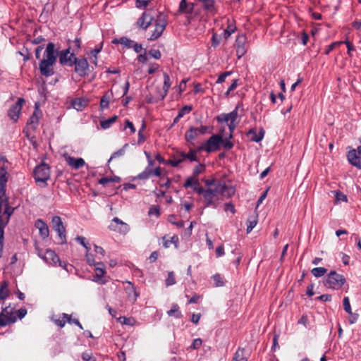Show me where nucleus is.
I'll return each mask as SVG.
<instances>
[{
	"label": "nucleus",
	"instance_id": "nucleus-20",
	"mask_svg": "<svg viewBox=\"0 0 361 361\" xmlns=\"http://www.w3.org/2000/svg\"><path fill=\"white\" fill-rule=\"evenodd\" d=\"M356 149H350L347 154V159L350 164L361 169V157L357 154Z\"/></svg>",
	"mask_w": 361,
	"mask_h": 361
},
{
	"label": "nucleus",
	"instance_id": "nucleus-4",
	"mask_svg": "<svg viewBox=\"0 0 361 361\" xmlns=\"http://www.w3.org/2000/svg\"><path fill=\"white\" fill-rule=\"evenodd\" d=\"M235 190L233 186L227 185L224 181H218L216 188H212L213 195H211V197L214 206L211 207L213 208L217 207L216 201L218 200V198L216 197V195L218 194L226 197H231L235 194Z\"/></svg>",
	"mask_w": 361,
	"mask_h": 361
},
{
	"label": "nucleus",
	"instance_id": "nucleus-22",
	"mask_svg": "<svg viewBox=\"0 0 361 361\" xmlns=\"http://www.w3.org/2000/svg\"><path fill=\"white\" fill-rule=\"evenodd\" d=\"M164 84L162 91L160 92L159 96L161 100H163L168 94L169 90L171 85V79L168 73L164 72L163 73Z\"/></svg>",
	"mask_w": 361,
	"mask_h": 361
},
{
	"label": "nucleus",
	"instance_id": "nucleus-32",
	"mask_svg": "<svg viewBox=\"0 0 361 361\" xmlns=\"http://www.w3.org/2000/svg\"><path fill=\"white\" fill-rule=\"evenodd\" d=\"M167 314L169 317H175L177 319L183 317L181 312L179 310V306L177 304H173L171 309L167 312Z\"/></svg>",
	"mask_w": 361,
	"mask_h": 361
},
{
	"label": "nucleus",
	"instance_id": "nucleus-2",
	"mask_svg": "<svg viewBox=\"0 0 361 361\" xmlns=\"http://www.w3.org/2000/svg\"><path fill=\"white\" fill-rule=\"evenodd\" d=\"M183 187L185 188H192L194 192L199 195H202L205 202V207L214 206L211 197V195H213L212 188H208L207 189H204V188L200 185L199 180L197 178L192 176L188 177L183 184Z\"/></svg>",
	"mask_w": 361,
	"mask_h": 361
},
{
	"label": "nucleus",
	"instance_id": "nucleus-17",
	"mask_svg": "<svg viewBox=\"0 0 361 361\" xmlns=\"http://www.w3.org/2000/svg\"><path fill=\"white\" fill-rule=\"evenodd\" d=\"M42 114L41 110L36 105L33 114L27 121V126H29L32 130L37 129Z\"/></svg>",
	"mask_w": 361,
	"mask_h": 361
},
{
	"label": "nucleus",
	"instance_id": "nucleus-35",
	"mask_svg": "<svg viewBox=\"0 0 361 361\" xmlns=\"http://www.w3.org/2000/svg\"><path fill=\"white\" fill-rule=\"evenodd\" d=\"M164 240V246L167 248L169 247L171 243H173L175 245V246L177 247L178 244V237L176 235L172 236L170 240H166V237H163Z\"/></svg>",
	"mask_w": 361,
	"mask_h": 361
},
{
	"label": "nucleus",
	"instance_id": "nucleus-34",
	"mask_svg": "<svg viewBox=\"0 0 361 361\" xmlns=\"http://www.w3.org/2000/svg\"><path fill=\"white\" fill-rule=\"evenodd\" d=\"M117 119V116H113L112 117L109 118V119L102 121L100 122L101 127L103 129H107L110 128V126L116 122Z\"/></svg>",
	"mask_w": 361,
	"mask_h": 361
},
{
	"label": "nucleus",
	"instance_id": "nucleus-56",
	"mask_svg": "<svg viewBox=\"0 0 361 361\" xmlns=\"http://www.w3.org/2000/svg\"><path fill=\"white\" fill-rule=\"evenodd\" d=\"M188 8V3L186 0H181L179 4L178 11L181 13H186Z\"/></svg>",
	"mask_w": 361,
	"mask_h": 361
},
{
	"label": "nucleus",
	"instance_id": "nucleus-8",
	"mask_svg": "<svg viewBox=\"0 0 361 361\" xmlns=\"http://www.w3.org/2000/svg\"><path fill=\"white\" fill-rule=\"evenodd\" d=\"M222 142V136L221 135H213L207 142L202 144L197 149V151H205L208 153L219 149V145Z\"/></svg>",
	"mask_w": 361,
	"mask_h": 361
},
{
	"label": "nucleus",
	"instance_id": "nucleus-48",
	"mask_svg": "<svg viewBox=\"0 0 361 361\" xmlns=\"http://www.w3.org/2000/svg\"><path fill=\"white\" fill-rule=\"evenodd\" d=\"M205 170V166L204 164H199L197 166L192 173V176L197 178L200 173H202Z\"/></svg>",
	"mask_w": 361,
	"mask_h": 361
},
{
	"label": "nucleus",
	"instance_id": "nucleus-13",
	"mask_svg": "<svg viewBox=\"0 0 361 361\" xmlns=\"http://www.w3.org/2000/svg\"><path fill=\"white\" fill-rule=\"evenodd\" d=\"M208 128L204 126H201L199 128L190 127V129L185 133V138L188 142H190L196 139L200 135H204L207 133Z\"/></svg>",
	"mask_w": 361,
	"mask_h": 361
},
{
	"label": "nucleus",
	"instance_id": "nucleus-51",
	"mask_svg": "<svg viewBox=\"0 0 361 361\" xmlns=\"http://www.w3.org/2000/svg\"><path fill=\"white\" fill-rule=\"evenodd\" d=\"M176 283V279L173 271H171L168 274V277L166 279V286H172Z\"/></svg>",
	"mask_w": 361,
	"mask_h": 361
},
{
	"label": "nucleus",
	"instance_id": "nucleus-55",
	"mask_svg": "<svg viewBox=\"0 0 361 361\" xmlns=\"http://www.w3.org/2000/svg\"><path fill=\"white\" fill-rule=\"evenodd\" d=\"M75 240L80 243L86 250L87 251H89L90 250V246L89 243H85V238L82 236H78Z\"/></svg>",
	"mask_w": 361,
	"mask_h": 361
},
{
	"label": "nucleus",
	"instance_id": "nucleus-63",
	"mask_svg": "<svg viewBox=\"0 0 361 361\" xmlns=\"http://www.w3.org/2000/svg\"><path fill=\"white\" fill-rule=\"evenodd\" d=\"M85 257H86L87 262L88 263L89 265H95L96 264L94 263V259L93 255L90 253L89 251H87Z\"/></svg>",
	"mask_w": 361,
	"mask_h": 361
},
{
	"label": "nucleus",
	"instance_id": "nucleus-54",
	"mask_svg": "<svg viewBox=\"0 0 361 361\" xmlns=\"http://www.w3.org/2000/svg\"><path fill=\"white\" fill-rule=\"evenodd\" d=\"M82 358L84 361H96V359L92 355V353L88 352H84L82 354Z\"/></svg>",
	"mask_w": 361,
	"mask_h": 361
},
{
	"label": "nucleus",
	"instance_id": "nucleus-10",
	"mask_svg": "<svg viewBox=\"0 0 361 361\" xmlns=\"http://www.w3.org/2000/svg\"><path fill=\"white\" fill-rule=\"evenodd\" d=\"M111 231L117 232L122 235H126L130 231V226L126 223L121 221L118 217H114L109 226Z\"/></svg>",
	"mask_w": 361,
	"mask_h": 361
},
{
	"label": "nucleus",
	"instance_id": "nucleus-12",
	"mask_svg": "<svg viewBox=\"0 0 361 361\" xmlns=\"http://www.w3.org/2000/svg\"><path fill=\"white\" fill-rule=\"evenodd\" d=\"M154 16L151 15L150 11H145L136 22L137 27L146 30L152 23Z\"/></svg>",
	"mask_w": 361,
	"mask_h": 361
},
{
	"label": "nucleus",
	"instance_id": "nucleus-42",
	"mask_svg": "<svg viewBox=\"0 0 361 361\" xmlns=\"http://www.w3.org/2000/svg\"><path fill=\"white\" fill-rule=\"evenodd\" d=\"M55 231L57 232L59 238L61 239V244L66 243V228L65 227H63V228H56Z\"/></svg>",
	"mask_w": 361,
	"mask_h": 361
},
{
	"label": "nucleus",
	"instance_id": "nucleus-64",
	"mask_svg": "<svg viewBox=\"0 0 361 361\" xmlns=\"http://www.w3.org/2000/svg\"><path fill=\"white\" fill-rule=\"evenodd\" d=\"M202 341L201 338H195L193 340V342L190 345V348L192 349H197L202 345Z\"/></svg>",
	"mask_w": 361,
	"mask_h": 361
},
{
	"label": "nucleus",
	"instance_id": "nucleus-25",
	"mask_svg": "<svg viewBox=\"0 0 361 361\" xmlns=\"http://www.w3.org/2000/svg\"><path fill=\"white\" fill-rule=\"evenodd\" d=\"M250 135H252V137H250V140L252 141L255 142H259L264 137V130L262 128V129H260L259 132L258 133H257L255 129L252 128L247 133V136H250Z\"/></svg>",
	"mask_w": 361,
	"mask_h": 361
},
{
	"label": "nucleus",
	"instance_id": "nucleus-50",
	"mask_svg": "<svg viewBox=\"0 0 361 361\" xmlns=\"http://www.w3.org/2000/svg\"><path fill=\"white\" fill-rule=\"evenodd\" d=\"M176 216L175 215H170L169 216V221L172 224L176 225L178 228H182L184 226V221H175Z\"/></svg>",
	"mask_w": 361,
	"mask_h": 361
},
{
	"label": "nucleus",
	"instance_id": "nucleus-5",
	"mask_svg": "<svg viewBox=\"0 0 361 361\" xmlns=\"http://www.w3.org/2000/svg\"><path fill=\"white\" fill-rule=\"evenodd\" d=\"M154 25L155 26L154 30L152 34L148 39L150 41H154L159 38L164 30L166 29V26L167 25L166 16L161 12H159L156 17L154 18L153 20Z\"/></svg>",
	"mask_w": 361,
	"mask_h": 361
},
{
	"label": "nucleus",
	"instance_id": "nucleus-44",
	"mask_svg": "<svg viewBox=\"0 0 361 361\" xmlns=\"http://www.w3.org/2000/svg\"><path fill=\"white\" fill-rule=\"evenodd\" d=\"M110 96L106 92L100 100V107L102 109L107 108L109 104Z\"/></svg>",
	"mask_w": 361,
	"mask_h": 361
},
{
	"label": "nucleus",
	"instance_id": "nucleus-39",
	"mask_svg": "<svg viewBox=\"0 0 361 361\" xmlns=\"http://www.w3.org/2000/svg\"><path fill=\"white\" fill-rule=\"evenodd\" d=\"M327 271V269L324 267H316L312 269L311 273L315 277H321L324 276Z\"/></svg>",
	"mask_w": 361,
	"mask_h": 361
},
{
	"label": "nucleus",
	"instance_id": "nucleus-62",
	"mask_svg": "<svg viewBox=\"0 0 361 361\" xmlns=\"http://www.w3.org/2000/svg\"><path fill=\"white\" fill-rule=\"evenodd\" d=\"M231 74V71H226V72H224L223 73H221L218 79H217V81L216 82L217 83H222L225 81V79L227 76L230 75Z\"/></svg>",
	"mask_w": 361,
	"mask_h": 361
},
{
	"label": "nucleus",
	"instance_id": "nucleus-31",
	"mask_svg": "<svg viewBox=\"0 0 361 361\" xmlns=\"http://www.w3.org/2000/svg\"><path fill=\"white\" fill-rule=\"evenodd\" d=\"M8 282L4 281L1 282L0 287V299L4 300L9 295Z\"/></svg>",
	"mask_w": 361,
	"mask_h": 361
},
{
	"label": "nucleus",
	"instance_id": "nucleus-27",
	"mask_svg": "<svg viewBox=\"0 0 361 361\" xmlns=\"http://www.w3.org/2000/svg\"><path fill=\"white\" fill-rule=\"evenodd\" d=\"M203 4V7L204 10L209 13H216V8L215 6V1L214 0H198Z\"/></svg>",
	"mask_w": 361,
	"mask_h": 361
},
{
	"label": "nucleus",
	"instance_id": "nucleus-9",
	"mask_svg": "<svg viewBox=\"0 0 361 361\" xmlns=\"http://www.w3.org/2000/svg\"><path fill=\"white\" fill-rule=\"evenodd\" d=\"M75 66V72L80 77H85L89 75L90 65L87 59L84 56L75 59L73 62V66Z\"/></svg>",
	"mask_w": 361,
	"mask_h": 361
},
{
	"label": "nucleus",
	"instance_id": "nucleus-60",
	"mask_svg": "<svg viewBox=\"0 0 361 361\" xmlns=\"http://www.w3.org/2000/svg\"><path fill=\"white\" fill-rule=\"evenodd\" d=\"M224 210L226 212L230 211L233 214L235 213L234 205L231 202H226L224 204Z\"/></svg>",
	"mask_w": 361,
	"mask_h": 361
},
{
	"label": "nucleus",
	"instance_id": "nucleus-23",
	"mask_svg": "<svg viewBox=\"0 0 361 361\" xmlns=\"http://www.w3.org/2000/svg\"><path fill=\"white\" fill-rule=\"evenodd\" d=\"M35 226L39 229V234L43 238H46L49 236V228L44 221L42 219H37L35 221Z\"/></svg>",
	"mask_w": 361,
	"mask_h": 361
},
{
	"label": "nucleus",
	"instance_id": "nucleus-21",
	"mask_svg": "<svg viewBox=\"0 0 361 361\" xmlns=\"http://www.w3.org/2000/svg\"><path fill=\"white\" fill-rule=\"evenodd\" d=\"M65 159L68 165L73 169H79L85 164V160L82 158H75L73 157L67 156Z\"/></svg>",
	"mask_w": 361,
	"mask_h": 361
},
{
	"label": "nucleus",
	"instance_id": "nucleus-19",
	"mask_svg": "<svg viewBox=\"0 0 361 361\" xmlns=\"http://www.w3.org/2000/svg\"><path fill=\"white\" fill-rule=\"evenodd\" d=\"M39 255L47 263L56 265L58 262H60V259L56 253L51 250H47L44 255L39 253Z\"/></svg>",
	"mask_w": 361,
	"mask_h": 361
},
{
	"label": "nucleus",
	"instance_id": "nucleus-49",
	"mask_svg": "<svg viewBox=\"0 0 361 361\" xmlns=\"http://www.w3.org/2000/svg\"><path fill=\"white\" fill-rule=\"evenodd\" d=\"M118 319L123 324L133 326L135 324V319L132 317H120Z\"/></svg>",
	"mask_w": 361,
	"mask_h": 361
},
{
	"label": "nucleus",
	"instance_id": "nucleus-59",
	"mask_svg": "<svg viewBox=\"0 0 361 361\" xmlns=\"http://www.w3.org/2000/svg\"><path fill=\"white\" fill-rule=\"evenodd\" d=\"M181 159H179L176 156L173 159H170L167 161L168 164H170L173 167H177L180 163H181Z\"/></svg>",
	"mask_w": 361,
	"mask_h": 361
},
{
	"label": "nucleus",
	"instance_id": "nucleus-46",
	"mask_svg": "<svg viewBox=\"0 0 361 361\" xmlns=\"http://www.w3.org/2000/svg\"><path fill=\"white\" fill-rule=\"evenodd\" d=\"M343 305L344 310L348 314H351L352 309H351L350 300H349L348 297H344V298L343 300Z\"/></svg>",
	"mask_w": 361,
	"mask_h": 361
},
{
	"label": "nucleus",
	"instance_id": "nucleus-41",
	"mask_svg": "<svg viewBox=\"0 0 361 361\" xmlns=\"http://www.w3.org/2000/svg\"><path fill=\"white\" fill-rule=\"evenodd\" d=\"M121 44H123L124 47L130 49L133 48L135 42L132 39H130L126 37H123L120 38Z\"/></svg>",
	"mask_w": 361,
	"mask_h": 361
},
{
	"label": "nucleus",
	"instance_id": "nucleus-37",
	"mask_svg": "<svg viewBox=\"0 0 361 361\" xmlns=\"http://www.w3.org/2000/svg\"><path fill=\"white\" fill-rule=\"evenodd\" d=\"M236 30V26L235 24L230 23L228 25L226 29L224 32V37L226 39H227L232 33H233Z\"/></svg>",
	"mask_w": 361,
	"mask_h": 361
},
{
	"label": "nucleus",
	"instance_id": "nucleus-45",
	"mask_svg": "<svg viewBox=\"0 0 361 361\" xmlns=\"http://www.w3.org/2000/svg\"><path fill=\"white\" fill-rule=\"evenodd\" d=\"M126 147H128V144L124 145V146H123V147L122 149H120L119 150L114 152L111 154V157H110V159H109L108 161L110 162L113 159H115V158L118 157L123 156L124 154H125V148Z\"/></svg>",
	"mask_w": 361,
	"mask_h": 361
},
{
	"label": "nucleus",
	"instance_id": "nucleus-61",
	"mask_svg": "<svg viewBox=\"0 0 361 361\" xmlns=\"http://www.w3.org/2000/svg\"><path fill=\"white\" fill-rule=\"evenodd\" d=\"M237 109L238 108L236 107L235 109H234L231 113L228 114L229 121L232 123H234L235 121V120L237 119V117H238Z\"/></svg>",
	"mask_w": 361,
	"mask_h": 361
},
{
	"label": "nucleus",
	"instance_id": "nucleus-15",
	"mask_svg": "<svg viewBox=\"0 0 361 361\" xmlns=\"http://www.w3.org/2000/svg\"><path fill=\"white\" fill-rule=\"evenodd\" d=\"M94 266L95 274L94 276L93 281L99 284H105L108 280L104 277L106 274L104 264L102 262H98Z\"/></svg>",
	"mask_w": 361,
	"mask_h": 361
},
{
	"label": "nucleus",
	"instance_id": "nucleus-14",
	"mask_svg": "<svg viewBox=\"0 0 361 361\" xmlns=\"http://www.w3.org/2000/svg\"><path fill=\"white\" fill-rule=\"evenodd\" d=\"M25 102V101L23 98H19L17 102L10 107L8 111V116L14 122H16L19 118L22 106Z\"/></svg>",
	"mask_w": 361,
	"mask_h": 361
},
{
	"label": "nucleus",
	"instance_id": "nucleus-57",
	"mask_svg": "<svg viewBox=\"0 0 361 361\" xmlns=\"http://www.w3.org/2000/svg\"><path fill=\"white\" fill-rule=\"evenodd\" d=\"M229 139H230L229 137L228 138H226L224 140L222 138V142H221V144H222L224 145V147L226 149H231L233 147V142H231L229 140Z\"/></svg>",
	"mask_w": 361,
	"mask_h": 361
},
{
	"label": "nucleus",
	"instance_id": "nucleus-26",
	"mask_svg": "<svg viewBox=\"0 0 361 361\" xmlns=\"http://www.w3.org/2000/svg\"><path fill=\"white\" fill-rule=\"evenodd\" d=\"M9 162L7 159L4 156H0V176L2 175H5L6 178H8L9 174L7 171L8 170V164Z\"/></svg>",
	"mask_w": 361,
	"mask_h": 361
},
{
	"label": "nucleus",
	"instance_id": "nucleus-6",
	"mask_svg": "<svg viewBox=\"0 0 361 361\" xmlns=\"http://www.w3.org/2000/svg\"><path fill=\"white\" fill-rule=\"evenodd\" d=\"M34 178L36 183L47 185V181L50 178V168L47 164H41L37 166L34 170Z\"/></svg>",
	"mask_w": 361,
	"mask_h": 361
},
{
	"label": "nucleus",
	"instance_id": "nucleus-1",
	"mask_svg": "<svg viewBox=\"0 0 361 361\" xmlns=\"http://www.w3.org/2000/svg\"><path fill=\"white\" fill-rule=\"evenodd\" d=\"M58 58V50L54 43L47 44L44 53V59L39 61V70L42 75L50 77L54 74V66Z\"/></svg>",
	"mask_w": 361,
	"mask_h": 361
},
{
	"label": "nucleus",
	"instance_id": "nucleus-11",
	"mask_svg": "<svg viewBox=\"0 0 361 361\" xmlns=\"http://www.w3.org/2000/svg\"><path fill=\"white\" fill-rule=\"evenodd\" d=\"M58 57L59 59V63L62 66H67L69 67L73 66V62L76 59L74 53L70 52V48L60 51H58Z\"/></svg>",
	"mask_w": 361,
	"mask_h": 361
},
{
	"label": "nucleus",
	"instance_id": "nucleus-30",
	"mask_svg": "<svg viewBox=\"0 0 361 361\" xmlns=\"http://www.w3.org/2000/svg\"><path fill=\"white\" fill-rule=\"evenodd\" d=\"M231 361H247V358L245 356V349L238 348L234 353Z\"/></svg>",
	"mask_w": 361,
	"mask_h": 361
},
{
	"label": "nucleus",
	"instance_id": "nucleus-29",
	"mask_svg": "<svg viewBox=\"0 0 361 361\" xmlns=\"http://www.w3.org/2000/svg\"><path fill=\"white\" fill-rule=\"evenodd\" d=\"M9 222L8 217L4 216V214L0 210V238H4V228L7 226Z\"/></svg>",
	"mask_w": 361,
	"mask_h": 361
},
{
	"label": "nucleus",
	"instance_id": "nucleus-28",
	"mask_svg": "<svg viewBox=\"0 0 361 361\" xmlns=\"http://www.w3.org/2000/svg\"><path fill=\"white\" fill-rule=\"evenodd\" d=\"M71 324L72 317L71 315H69L66 313H63L61 317L59 319H55L54 323L60 326L61 328L63 327L66 324V322Z\"/></svg>",
	"mask_w": 361,
	"mask_h": 361
},
{
	"label": "nucleus",
	"instance_id": "nucleus-53",
	"mask_svg": "<svg viewBox=\"0 0 361 361\" xmlns=\"http://www.w3.org/2000/svg\"><path fill=\"white\" fill-rule=\"evenodd\" d=\"M335 197H336V202H341V201L347 202L348 201L347 196L339 191L336 192Z\"/></svg>",
	"mask_w": 361,
	"mask_h": 361
},
{
	"label": "nucleus",
	"instance_id": "nucleus-38",
	"mask_svg": "<svg viewBox=\"0 0 361 361\" xmlns=\"http://www.w3.org/2000/svg\"><path fill=\"white\" fill-rule=\"evenodd\" d=\"M151 176H152V169H149V168H145V169L142 173L137 175V178L140 180H147Z\"/></svg>",
	"mask_w": 361,
	"mask_h": 361
},
{
	"label": "nucleus",
	"instance_id": "nucleus-58",
	"mask_svg": "<svg viewBox=\"0 0 361 361\" xmlns=\"http://www.w3.org/2000/svg\"><path fill=\"white\" fill-rule=\"evenodd\" d=\"M149 54L155 59H159L161 54L159 49H151L149 51Z\"/></svg>",
	"mask_w": 361,
	"mask_h": 361
},
{
	"label": "nucleus",
	"instance_id": "nucleus-36",
	"mask_svg": "<svg viewBox=\"0 0 361 361\" xmlns=\"http://www.w3.org/2000/svg\"><path fill=\"white\" fill-rule=\"evenodd\" d=\"M51 223L53 226V228L55 230L56 228H63L64 227L61 219L59 216H54L52 217Z\"/></svg>",
	"mask_w": 361,
	"mask_h": 361
},
{
	"label": "nucleus",
	"instance_id": "nucleus-52",
	"mask_svg": "<svg viewBox=\"0 0 361 361\" xmlns=\"http://www.w3.org/2000/svg\"><path fill=\"white\" fill-rule=\"evenodd\" d=\"M196 151L190 149L188 152V153H186V159H189L190 161H197V155H196Z\"/></svg>",
	"mask_w": 361,
	"mask_h": 361
},
{
	"label": "nucleus",
	"instance_id": "nucleus-40",
	"mask_svg": "<svg viewBox=\"0 0 361 361\" xmlns=\"http://www.w3.org/2000/svg\"><path fill=\"white\" fill-rule=\"evenodd\" d=\"M72 105L74 109L78 111H80L85 106V104L82 99H75L72 102Z\"/></svg>",
	"mask_w": 361,
	"mask_h": 361
},
{
	"label": "nucleus",
	"instance_id": "nucleus-3",
	"mask_svg": "<svg viewBox=\"0 0 361 361\" xmlns=\"http://www.w3.org/2000/svg\"><path fill=\"white\" fill-rule=\"evenodd\" d=\"M8 180V178H6L5 175L0 176V210L2 211V208L4 207L3 213L10 220L11 215L15 211V208L9 206L8 197L6 194Z\"/></svg>",
	"mask_w": 361,
	"mask_h": 361
},
{
	"label": "nucleus",
	"instance_id": "nucleus-24",
	"mask_svg": "<svg viewBox=\"0 0 361 361\" xmlns=\"http://www.w3.org/2000/svg\"><path fill=\"white\" fill-rule=\"evenodd\" d=\"M128 286L126 287L128 296L133 302H135L140 296V293L137 291L135 287L131 282L128 281Z\"/></svg>",
	"mask_w": 361,
	"mask_h": 361
},
{
	"label": "nucleus",
	"instance_id": "nucleus-18",
	"mask_svg": "<svg viewBox=\"0 0 361 361\" xmlns=\"http://www.w3.org/2000/svg\"><path fill=\"white\" fill-rule=\"evenodd\" d=\"M246 42V37L244 35H238L235 40L236 55L238 59H240L246 53L245 47Z\"/></svg>",
	"mask_w": 361,
	"mask_h": 361
},
{
	"label": "nucleus",
	"instance_id": "nucleus-43",
	"mask_svg": "<svg viewBox=\"0 0 361 361\" xmlns=\"http://www.w3.org/2000/svg\"><path fill=\"white\" fill-rule=\"evenodd\" d=\"M192 110L191 105H185L183 106L178 111V118L183 117L184 115L189 114Z\"/></svg>",
	"mask_w": 361,
	"mask_h": 361
},
{
	"label": "nucleus",
	"instance_id": "nucleus-47",
	"mask_svg": "<svg viewBox=\"0 0 361 361\" xmlns=\"http://www.w3.org/2000/svg\"><path fill=\"white\" fill-rule=\"evenodd\" d=\"M213 279L215 283V286L220 287L224 286L223 278L219 274H216L213 276Z\"/></svg>",
	"mask_w": 361,
	"mask_h": 361
},
{
	"label": "nucleus",
	"instance_id": "nucleus-16",
	"mask_svg": "<svg viewBox=\"0 0 361 361\" xmlns=\"http://www.w3.org/2000/svg\"><path fill=\"white\" fill-rule=\"evenodd\" d=\"M0 321L5 323V326L14 323L16 321V317L13 314L12 309L9 307L3 308L0 313Z\"/></svg>",
	"mask_w": 361,
	"mask_h": 361
},
{
	"label": "nucleus",
	"instance_id": "nucleus-7",
	"mask_svg": "<svg viewBox=\"0 0 361 361\" xmlns=\"http://www.w3.org/2000/svg\"><path fill=\"white\" fill-rule=\"evenodd\" d=\"M345 283V277L336 272L331 271L326 276L324 285L332 289H339Z\"/></svg>",
	"mask_w": 361,
	"mask_h": 361
},
{
	"label": "nucleus",
	"instance_id": "nucleus-33",
	"mask_svg": "<svg viewBox=\"0 0 361 361\" xmlns=\"http://www.w3.org/2000/svg\"><path fill=\"white\" fill-rule=\"evenodd\" d=\"M257 224V216H250L247 219V226L246 231L250 233Z\"/></svg>",
	"mask_w": 361,
	"mask_h": 361
}]
</instances>
